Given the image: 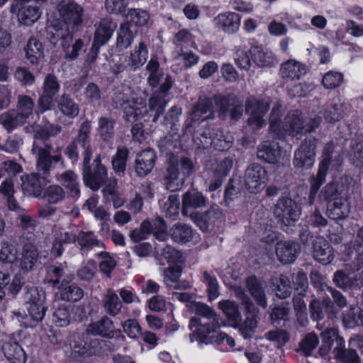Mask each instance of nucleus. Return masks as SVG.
Instances as JSON below:
<instances>
[{
    "label": "nucleus",
    "instance_id": "nucleus-1",
    "mask_svg": "<svg viewBox=\"0 0 363 363\" xmlns=\"http://www.w3.org/2000/svg\"><path fill=\"white\" fill-rule=\"evenodd\" d=\"M52 146L45 144L43 147L33 143L32 151L36 157L38 172L21 176V188L24 194L35 197H41L45 186L50 181L48 177L50 172L59 164L62 169L66 167L65 162L61 154V147H57L51 154Z\"/></svg>",
    "mask_w": 363,
    "mask_h": 363
},
{
    "label": "nucleus",
    "instance_id": "nucleus-2",
    "mask_svg": "<svg viewBox=\"0 0 363 363\" xmlns=\"http://www.w3.org/2000/svg\"><path fill=\"white\" fill-rule=\"evenodd\" d=\"M281 116V109L273 108L269 117V133L274 138L284 140L286 135L296 137L303 134L304 122L298 110L290 111L284 122Z\"/></svg>",
    "mask_w": 363,
    "mask_h": 363
},
{
    "label": "nucleus",
    "instance_id": "nucleus-3",
    "mask_svg": "<svg viewBox=\"0 0 363 363\" xmlns=\"http://www.w3.org/2000/svg\"><path fill=\"white\" fill-rule=\"evenodd\" d=\"M57 11L60 18L50 27L48 35L57 33L60 30L71 33H76L79 30L85 18V11L80 4L74 1H62L57 6Z\"/></svg>",
    "mask_w": 363,
    "mask_h": 363
},
{
    "label": "nucleus",
    "instance_id": "nucleus-4",
    "mask_svg": "<svg viewBox=\"0 0 363 363\" xmlns=\"http://www.w3.org/2000/svg\"><path fill=\"white\" fill-rule=\"evenodd\" d=\"M91 133V121L86 120L80 125L77 135L65 147L64 153L72 164L77 163L79 159V147L82 150L83 162L87 163L88 161H91L94 152Z\"/></svg>",
    "mask_w": 363,
    "mask_h": 363
},
{
    "label": "nucleus",
    "instance_id": "nucleus-5",
    "mask_svg": "<svg viewBox=\"0 0 363 363\" xmlns=\"http://www.w3.org/2000/svg\"><path fill=\"white\" fill-rule=\"evenodd\" d=\"M220 318H216L214 320L201 324V319L198 317H192L190 319L189 328L193 330L196 328L190 335L191 342L196 341L200 347L220 342L224 335H219L218 330L220 328Z\"/></svg>",
    "mask_w": 363,
    "mask_h": 363
},
{
    "label": "nucleus",
    "instance_id": "nucleus-6",
    "mask_svg": "<svg viewBox=\"0 0 363 363\" xmlns=\"http://www.w3.org/2000/svg\"><path fill=\"white\" fill-rule=\"evenodd\" d=\"M172 77L169 75L166 76L164 82L152 94L148 99L147 106H145V114L154 123H157L159 118L164 113L168 103L165 98L172 87Z\"/></svg>",
    "mask_w": 363,
    "mask_h": 363
},
{
    "label": "nucleus",
    "instance_id": "nucleus-7",
    "mask_svg": "<svg viewBox=\"0 0 363 363\" xmlns=\"http://www.w3.org/2000/svg\"><path fill=\"white\" fill-rule=\"evenodd\" d=\"M75 33L60 30L57 33H50V42L54 45L61 40V48L65 53V58L69 61H74L78 58L82 51H85L86 45L81 38H74Z\"/></svg>",
    "mask_w": 363,
    "mask_h": 363
},
{
    "label": "nucleus",
    "instance_id": "nucleus-8",
    "mask_svg": "<svg viewBox=\"0 0 363 363\" xmlns=\"http://www.w3.org/2000/svg\"><path fill=\"white\" fill-rule=\"evenodd\" d=\"M82 177L84 184L93 191L99 190L106 182L108 174L106 167L101 164V155H97L92 165L90 161L82 162Z\"/></svg>",
    "mask_w": 363,
    "mask_h": 363
},
{
    "label": "nucleus",
    "instance_id": "nucleus-9",
    "mask_svg": "<svg viewBox=\"0 0 363 363\" xmlns=\"http://www.w3.org/2000/svg\"><path fill=\"white\" fill-rule=\"evenodd\" d=\"M60 83L58 78L53 74H47L44 78L42 93L37 101V112L43 113L51 110L53 103L59 96Z\"/></svg>",
    "mask_w": 363,
    "mask_h": 363
},
{
    "label": "nucleus",
    "instance_id": "nucleus-10",
    "mask_svg": "<svg viewBox=\"0 0 363 363\" xmlns=\"http://www.w3.org/2000/svg\"><path fill=\"white\" fill-rule=\"evenodd\" d=\"M318 142V140L313 135H308L301 142V145L294 152L293 159L294 168L307 170L313 166Z\"/></svg>",
    "mask_w": 363,
    "mask_h": 363
},
{
    "label": "nucleus",
    "instance_id": "nucleus-11",
    "mask_svg": "<svg viewBox=\"0 0 363 363\" xmlns=\"http://www.w3.org/2000/svg\"><path fill=\"white\" fill-rule=\"evenodd\" d=\"M24 299L30 318L36 322L41 321L47 311L46 294L41 287L28 288L25 294Z\"/></svg>",
    "mask_w": 363,
    "mask_h": 363
},
{
    "label": "nucleus",
    "instance_id": "nucleus-12",
    "mask_svg": "<svg viewBox=\"0 0 363 363\" xmlns=\"http://www.w3.org/2000/svg\"><path fill=\"white\" fill-rule=\"evenodd\" d=\"M300 206L290 197H280L274 208V215L285 226H291L299 219L301 215Z\"/></svg>",
    "mask_w": 363,
    "mask_h": 363
},
{
    "label": "nucleus",
    "instance_id": "nucleus-13",
    "mask_svg": "<svg viewBox=\"0 0 363 363\" xmlns=\"http://www.w3.org/2000/svg\"><path fill=\"white\" fill-rule=\"evenodd\" d=\"M99 345L98 339L93 337L86 330L82 333H76L70 342L72 355L74 358L89 357L95 354Z\"/></svg>",
    "mask_w": 363,
    "mask_h": 363
},
{
    "label": "nucleus",
    "instance_id": "nucleus-14",
    "mask_svg": "<svg viewBox=\"0 0 363 363\" xmlns=\"http://www.w3.org/2000/svg\"><path fill=\"white\" fill-rule=\"evenodd\" d=\"M352 182V178L347 175H343L338 179L333 180L320 190L319 199L327 204L337 199H343L342 195L349 191Z\"/></svg>",
    "mask_w": 363,
    "mask_h": 363
},
{
    "label": "nucleus",
    "instance_id": "nucleus-15",
    "mask_svg": "<svg viewBox=\"0 0 363 363\" xmlns=\"http://www.w3.org/2000/svg\"><path fill=\"white\" fill-rule=\"evenodd\" d=\"M269 109L267 102L254 96L249 97L245 102V112L250 115L248 125L257 129L265 125L266 121L263 118Z\"/></svg>",
    "mask_w": 363,
    "mask_h": 363
},
{
    "label": "nucleus",
    "instance_id": "nucleus-16",
    "mask_svg": "<svg viewBox=\"0 0 363 363\" xmlns=\"http://www.w3.org/2000/svg\"><path fill=\"white\" fill-rule=\"evenodd\" d=\"M268 179L267 170L261 164L252 163L245 172V184L251 193H257L264 186Z\"/></svg>",
    "mask_w": 363,
    "mask_h": 363
},
{
    "label": "nucleus",
    "instance_id": "nucleus-17",
    "mask_svg": "<svg viewBox=\"0 0 363 363\" xmlns=\"http://www.w3.org/2000/svg\"><path fill=\"white\" fill-rule=\"evenodd\" d=\"M189 216L203 232H208L213 229L216 222L222 220L223 214L218 206L213 205L205 212H192Z\"/></svg>",
    "mask_w": 363,
    "mask_h": 363
},
{
    "label": "nucleus",
    "instance_id": "nucleus-18",
    "mask_svg": "<svg viewBox=\"0 0 363 363\" xmlns=\"http://www.w3.org/2000/svg\"><path fill=\"white\" fill-rule=\"evenodd\" d=\"M309 313L311 319L318 322L323 320L325 314L328 319L336 318L339 310L332 300L327 296L322 301L313 298L309 303Z\"/></svg>",
    "mask_w": 363,
    "mask_h": 363
},
{
    "label": "nucleus",
    "instance_id": "nucleus-19",
    "mask_svg": "<svg viewBox=\"0 0 363 363\" xmlns=\"http://www.w3.org/2000/svg\"><path fill=\"white\" fill-rule=\"evenodd\" d=\"M19 336L12 334L2 341L1 351L11 363H26V354L18 342Z\"/></svg>",
    "mask_w": 363,
    "mask_h": 363
},
{
    "label": "nucleus",
    "instance_id": "nucleus-20",
    "mask_svg": "<svg viewBox=\"0 0 363 363\" xmlns=\"http://www.w3.org/2000/svg\"><path fill=\"white\" fill-rule=\"evenodd\" d=\"M163 180L166 188L171 191L179 189L184 182V178H180L179 159L173 155L167 162L163 172Z\"/></svg>",
    "mask_w": 363,
    "mask_h": 363
},
{
    "label": "nucleus",
    "instance_id": "nucleus-21",
    "mask_svg": "<svg viewBox=\"0 0 363 363\" xmlns=\"http://www.w3.org/2000/svg\"><path fill=\"white\" fill-rule=\"evenodd\" d=\"M321 345L319 347L317 354L326 359L331 351L333 345L340 347L345 344L344 338L339 335L338 330L335 328H327L320 333Z\"/></svg>",
    "mask_w": 363,
    "mask_h": 363
},
{
    "label": "nucleus",
    "instance_id": "nucleus-22",
    "mask_svg": "<svg viewBox=\"0 0 363 363\" xmlns=\"http://www.w3.org/2000/svg\"><path fill=\"white\" fill-rule=\"evenodd\" d=\"M300 252V245L294 240H281L276 244V255L283 264L295 262Z\"/></svg>",
    "mask_w": 363,
    "mask_h": 363
},
{
    "label": "nucleus",
    "instance_id": "nucleus-23",
    "mask_svg": "<svg viewBox=\"0 0 363 363\" xmlns=\"http://www.w3.org/2000/svg\"><path fill=\"white\" fill-rule=\"evenodd\" d=\"M156 159V153L150 148L138 153L134 164V169L136 174L138 177L147 175L152 170Z\"/></svg>",
    "mask_w": 363,
    "mask_h": 363
},
{
    "label": "nucleus",
    "instance_id": "nucleus-24",
    "mask_svg": "<svg viewBox=\"0 0 363 363\" xmlns=\"http://www.w3.org/2000/svg\"><path fill=\"white\" fill-rule=\"evenodd\" d=\"M281 155V147L277 142L266 140L257 146V158L264 162L277 164Z\"/></svg>",
    "mask_w": 363,
    "mask_h": 363
},
{
    "label": "nucleus",
    "instance_id": "nucleus-25",
    "mask_svg": "<svg viewBox=\"0 0 363 363\" xmlns=\"http://www.w3.org/2000/svg\"><path fill=\"white\" fill-rule=\"evenodd\" d=\"M246 286L256 303L265 309L267 307V298L265 294L264 281L252 275L246 279Z\"/></svg>",
    "mask_w": 363,
    "mask_h": 363
},
{
    "label": "nucleus",
    "instance_id": "nucleus-26",
    "mask_svg": "<svg viewBox=\"0 0 363 363\" xmlns=\"http://www.w3.org/2000/svg\"><path fill=\"white\" fill-rule=\"evenodd\" d=\"M313 257L323 265L330 264L334 259L333 249L323 238H316L313 242Z\"/></svg>",
    "mask_w": 363,
    "mask_h": 363
},
{
    "label": "nucleus",
    "instance_id": "nucleus-27",
    "mask_svg": "<svg viewBox=\"0 0 363 363\" xmlns=\"http://www.w3.org/2000/svg\"><path fill=\"white\" fill-rule=\"evenodd\" d=\"M62 300L68 302H77L84 296L83 289L69 278H64L62 284L57 287Z\"/></svg>",
    "mask_w": 363,
    "mask_h": 363
},
{
    "label": "nucleus",
    "instance_id": "nucleus-28",
    "mask_svg": "<svg viewBox=\"0 0 363 363\" xmlns=\"http://www.w3.org/2000/svg\"><path fill=\"white\" fill-rule=\"evenodd\" d=\"M86 331L92 336L99 335L105 338H112L115 335V326L111 318L102 316L99 320L90 323Z\"/></svg>",
    "mask_w": 363,
    "mask_h": 363
},
{
    "label": "nucleus",
    "instance_id": "nucleus-29",
    "mask_svg": "<svg viewBox=\"0 0 363 363\" xmlns=\"http://www.w3.org/2000/svg\"><path fill=\"white\" fill-rule=\"evenodd\" d=\"M306 72V66L295 60H289L282 63L279 69L281 77L287 81L299 79Z\"/></svg>",
    "mask_w": 363,
    "mask_h": 363
},
{
    "label": "nucleus",
    "instance_id": "nucleus-30",
    "mask_svg": "<svg viewBox=\"0 0 363 363\" xmlns=\"http://www.w3.org/2000/svg\"><path fill=\"white\" fill-rule=\"evenodd\" d=\"M215 25L224 32L235 33L240 26V16L234 12H225L219 14L214 20Z\"/></svg>",
    "mask_w": 363,
    "mask_h": 363
},
{
    "label": "nucleus",
    "instance_id": "nucleus-31",
    "mask_svg": "<svg viewBox=\"0 0 363 363\" xmlns=\"http://www.w3.org/2000/svg\"><path fill=\"white\" fill-rule=\"evenodd\" d=\"M258 310L255 307L254 311L245 310V318L242 320L240 317V320L235 323L233 327L238 328L240 334L245 339H250L255 333L257 327V313Z\"/></svg>",
    "mask_w": 363,
    "mask_h": 363
},
{
    "label": "nucleus",
    "instance_id": "nucleus-32",
    "mask_svg": "<svg viewBox=\"0 0 363 363\" xmlns=\"http://www.w3.org/2000/svg\"><path fill=\"white\" fill-rule=\"evenodd\" d=\"M116 28V23L111 18L101 19L96 28L93 43L99 47L106 44Z\"/></svg>",
    "mask_w": 363,
    "mask_h": 363
},
{
    "label": "nucleus",
    "instance_id": "nucleus-33",
    "mask_svg": "<svg viewBox=\"0 0 363 363\" xmlns=\"http://www.w3.org/2000/svg\"><path fill=\"white\" fill-rule=\"evenodd\" d=\"M116 28V23L111 18L101 19L96 28L93 43L99 47L106 44Z\"/></svg>",
    "mask_w": 363,
    "mask_h": 363
},
{
    "label": "nucleus",
    "instance_id": "nucleus-34",
    "mask_svg": "<svg viewBox=\"0 0 363 363\" xmlns=\"http://www.w3.org/2000/svg\"><path fill=\"white\" fill-rule=\"evenodd\" d=\"M142 227L145 230H148L150 234H153L155 238L160 241H165L169 238L167 226L161 217H157L150 220H143Z\"/></svg>",
    "mask_w": 363,
    "mask_h": 363
},
{
    "label": "nucleus",
    "instance_id": "nucleus-35",
    "mask_svg": "<svg viewBox=\"0 0 363 363\" xmlns=\"http://www.w3.org/2000/svg\"><path fill=\"white\" fill-rule=\"evenodd\" d=\"M55 177L68 191L70 197L74 199L79 197L80 189L78 176L74 171L67 170L60 174H57Z\"/></svg>",
    "mask_w": 363,
    "mask_h": 363
},
{
    "label": "nucleus",
    "instance_id": "nucleus-36",
    "mask_svg": "<svg viewBox=\"0 0 363 363\" xmlns=\"http://www.w3.org/2000/svg\"><path fill=\"white\" fill-rule=\"evenodd\" d=\"M26 123L27 120L14 108L9 109L0 114V124L9 133L24 125Z\"/></svg>",
    "mask_w": 363,
    "mask_h": 363
},
{
    "label": "nucleus",
    "instance_id": "nucleus-37",
    "mask_svg": "<svg viewBox=\"0 0 363 363\" xmlns=\"http://www.w3.org/2000/svg\"><path fill=\"white\" fill-rule=\"evenodd\" d=\"M38 257V252L35 245L27 242L23 245L21 257L20 258L19 267L24 272L30 271Z\"/></svg>",
    "mask_w": 363,
    "mask_h": 363
},
{
    "label": "nucleus",
    "instance_id": "nucleus-38",
    "mask_svg": "<svg viewBox=\"0 0 363 363\" xmlns=\"http://www.w3.org/2000/svg\"><path fill=\"white\" fill-rule=\"evenodd\" d=\"M58 111L69 119H74L79 116V105L75 102L70 94L64 93L57 101Z\"/></svg>",
    "mask_w": 363,
    "mask_h": 363
},
{
    "label": "nucleus",
    "instance_id": "nucleus-39",
    "mask_svg": "<svg viewBox=\"0 0 363 363\" xmlns=\"http://www.w3.org/2000/svg\"><path fill=\"white\" fill-rule=\"evenodd\" d=\"M191 117L193 121L214 118L212 99L211 98L199 99L192 109Z\"/></svg>",
    "mask_w": 363,
    "mask_h": 363
},
{
    "label": "nucleus",
    "instance_id": "nucleus-40",
    "mask_svg": "<svg viewBox=\"0 0 363 363\" xmlns=\"http://www.w3.org/2000/svg\"><path fill=\"white\" fill-rule=\"evenodd\" d=\"M206 199L202 193L195 189L186 191L182 199V213L184 216H187L188 208H201L206 206Z\"/></svg>",
    "mask_w": 363,
    "mask_h": 363
},
{
    "label": "nucleus",
    "instance_id": "nucleus-41",
    "mask_svg": "<svg viewBox=\"0 0 363 363\" xmlns=\"http://www.w3.org/2000/svg\"><path fill=\"white\" fill-rule=\"evenodd\" d=\"M138 32V28L130 26L128 23L125 22L121 23L118 31L117 48L120 50L128 48L131 45Z\"/></svg>",
    "mask_w": 363,
    "mask_h": 363
},
{
    "label": "nucleus",
    "instance_id": "nucleus-42",
    "mask_svg": "<svg viewBox=\"0 0 363 363\" xmlns=\"http://www.w3.org/2000/svg\"><path fill=\"white\" fill-rule=\"evenodd\" d=\"M350 212L349 204L344 199L327 204L326 213L332 220H343L349 216Z\"/></svg>",
    "mask_w": 363,
    "mask_h": 363
},
{
    "label": "nucleus",
    "instance_id": "nucleus-43",
    "mask_svg": "<svg viewBox=\"0 0 363 363\" xmlns=\"http://www.w3.org/2000/svg\"><path fill=\"white\" fill-rule=\"evenodd\" d=\"M252 60L258 67H269L276 62V59L269 51L264 50L261 46H252L249 50Z\"/></svg>",
    "mask_w": 363,
    "mask_h": 363
},
{
    "label": "nucleus",
    "instance_id": "nucleus-44",
    "mask_svg": "<svg viewBox=\"0 0 363 363\" xmlns=\"http://www.w3.org/2000/svg\"><path fill=\"white\" fill-rule=\"evenodd\" d=\"M26 58L31 65H38L43 58V46L42 43L35 38H30L24 48Z\"/></svg>",
    "mask_w": 363,
    "mask_h": 363
},
{
    "label": "nucleus",
    "instance_id": "nucleus-45",
    "mask_svg": "<svg viewBox=\"0 0 363 363\" xmlns=\"http://www.w3.org/2000/svg\"><path fill=\"white\" fill-rule=\"evenodd\" d=\"M319 343V337L315 333H308L303 336L298 342L296 352L304 357H310L313 355V351L318 347Z\"/></svg>",
    "mask_w": 363,
    "mask_h": 363
},
{
    "label": "nucleus",
    "instance_id": "nucleus-46",
    "mask_svg": "<svg viewBox=\"0 0 363 363\" xmlns=\"http://www.w3.org/2000/svg\"><path fill=\"white\" fill-rule=\"evenodd\" d=\"M116 121L111 117L102 116L98 120V133L103 142H110L115 135Z\"/></svg>",
    "mask_w": 363,
    "mask_h": 363
},
{
    "label": "nucleus",
    "instance_id": "nucleus-47",
    "mask_svg": "<svg viewBox=\"0 0 363 363\" xmlns=\"http://www.w3.org/2000/svg\"><path fill=\"white\" fill-rule=\"evenodd\" d=\"M129 150L125 146L117 148L116 153L112 157L111 164L113 171L119 177H124L129 155Z\"/></svg>",
    "mask_w": 363,
    "mask_h": 363
},
{
    "label": "nucleus",
    "instance_id": "nucleus-48",
    "mask_svg": "<svg viewBox=\"0 0 363 363\" xmlns=\"http://www.w3.org/2000/svg\"><path fill=\"white\" fill-rule=\"evenodd\" d=\"M102 305L106 313L111 316L118 315L122 307L118 296L111 289H108L104 294Z\"/></svg>",
    "mask_w": 363,
    "mask_h": 363
},
{
    "label": "nucleus",
    "instance_id": "nucleus-49",
    "mask_svg": "<svg viewBox=\"0 0 363 363\" xmlns=\"http://www.w3.org/2000/svg\"><path fill=\"white\" fill-rule=\"evenodd\" d=\"M147 53L145 44L143 42L140 43L138 48L125 59V62H128L130 71H135L142 67L147 61Z\"/></svg>",
    "mask_w": 363,
    "mask_h": 363
},
{
    "label": "nucleus",
    "instance_id": "nucleus-50",
    "mask_svg": "<svg viewBox=\"0 0 363 363\" xmlns=\"http://www.w3.org/2000/svg\"><path fill=\"white\" fill-rule=\"evenodd\" d=\"M160 264L164 265V262L169 264H178L184 263L185 258L182 253L170 245H166L160 252L157 251Z\"/></svg>",
    "mask_w": 363,
    "mask_h": 363
},
{
    "label": "nucleus",
    "instance_id": "nucleus-51",
    "mask_svg": "<svg viewBox=\"0 0 363 363\" xmlns=\"http://www.w3.org/2000/svg\"><path fill=\"white\" fill-rule=\"evenodd\" d=\"M342 323L348 328L363 326V310L359 306H350L343 313Z\"/></svg>",
    "mask_w": 363,
    "mask_h": 363
},
{
    "label": "nucleus",
    "instance_id": "nucleus-52",
    "mask_svg": "<svg viewBox=\"0 0 363 363\" xmlns=\"http://www.w3.org/2000/svg\"><path fill=\"white\" fill-rule=\"evenodd\" d=\"M171 237L177 242L186 243L193 239V229L188 225L182 223H175L170 229Z\"/></svg>",
    "mask_w": 363,
    "mask_h": 363
},
{
    "label": "nucleus",
    "instance_id": "nucleus-53",
    "mask_svg": "<svg viewBox=\"0 0 363 363\" xmlns=\"http://www.w3.org/2000/svg\"><path fill=\"white\" fill-rule=\"evenodd\" d=\"M333 352L335 359L340 363H361V359L356 350L346 348L345 343L339 348L334 347Z\"/></svg>",
    "mask_w": 363,
    "mask_h": 363
},
{
    "label": "nucleus",
    "instance_id": "nucleus-54",
    "mask_svg": "<svg viewBox=\"0 0 363 363\" xmlns=\"http://www.w3.org/2000/svg\"><path fill=\"white\" fill-rule=\"evenodd\" d=\"M237 96L229 94L227 95H215L213 96V101L218 111V116L220 118H225L230 110V107L235 103Z\"/></svg>",
    "mask_w": 363,
    "mask_h": 363
},
{
    "label": "nucleus",
    "instance_id": "nucleus-55",
    "mask_svg": "<svg viewBox=\"0 0 363 363\" xmlns=\"http://www.w3.org/2000/svg\"><path fill=\"white\" fill-rule=\"evenodd\" d=\"M289 303H282L280 305H274L269 307V317L273 325H279L281 321L289 320L290 314Z\"/></svg>",
    "mask_w": 363,
    "mask_h": 363
},
{
    "label": "nucleus",
    "instance_id": "nucleus-56",
    "mask_svg": "<svg viewBox=\"0 0 363 363\" xmlns=\"http://www.w3.org/2000/svg\"><path fill=\"white\" fill-rule=\"evenodd\" d=\"M126 23L133 28L145 26L150 18L149 13L141 9H130L126 14Z\"/></svg>",
    "mask_w": 363,
    "mask_h": 363
},
{
    "label": "nucleus",
    "instance_id": "nucleus-57",
    "mask_svg": "<svg viewBox=\"0 0 363 363\" xmlns=\"http://www.w3.org/2000/svg\"><path fill=\"white\" fill-rule=\"evenodd\" d=\"M35 103L28 95L19 94L17 96L16 108H14L26 120L32 116L34 111Z\"/></svg>",
    "mask_w": 363,
    "mask_h": 363
},
{
    "label": "nucleus",
    "instance_id": "nucleus-58",
    "mask_svg": "<svg viewBox=\"0 0 363 363\" xmlns=\"http://www.w3.org/2000/svg\"><path fill=\"white\" fill-rule=\"evenodd\" d=\"M18 259V250L11 241L3 240L1 242L0 260L3 263L13 264Z\"/></svg>",
    "mask_w": 363,
    "mask_h": 363
},
{
    "label": "nucleus",
    "instance_id": "nucleus-59",
    "mask_svg": "<svg viewBox=\"0 0 363 363\" xmlns=\"http://www.w3.org/2000/svg\"><path fill=\"white\" fill-rule=\"evenodd\" d=\"M40 17L39 9L33 6H21L18 8V18L21 23L31 26Z\"/></svg>",
    "mask_w": 363,
    "mask_h": 363
},
{
    "label": "nucleus",
    "instance_id": "nucleus-60",
    "mask_svg": "<svg viewBox=\"0 0 363 363\" xmlns=\"http://www.w3.org/2000/svg\"><path fill=\"white\" fill-rule=\"evenodd\" d=\"M61 130L62 127L60 125L47 122L44 125L36 126L34 131V138L36 139L48 140L50 137H55L58 135Z\"/></svg>",
    "mask_w": 363,
    "mask_h": 363
},
{
    "label": "nucleus",
    "instance_id": "nucleus-61",
    "mask_svg": "<svg viewBox=\"0 0 363 363\" xmlns=\"http://www.w3.org/2000/svg\"><path fill=\"white\" fill-rule=\"evenodd\" d=\"M219 308L225 314L228 323L231 326L238 323L240 320V313L238 306L229 300L223 301L219 303Z\"/></svg>",
    "mask_w": 363,
    "mask_h": 363
},
{
    "label": "nucleus",
    "instance_id": "nucleus-62",
    "mask_svg": "<svg viewBox=\"0 0 363 363\" xmlns=\"http://www.w3.org/2000/svg\"><path fill=\"white\" fill-rule=\"evenodd\" d=\"M201 280L207 286V293L209 300H213L218 297L219 284L216 276L205 270L202 272Z\"/></svg>",
    "mask_w": 363,
    "mask_h": 363
},
{
    "label": "nucleus",
    "instance_id": "nucleus-63",
    "mask_svg": "<svg viewBox=\"0 0 363 363\" xmlns=\"http://www.w3.org/2000/svg\"><path fill=\"white\" fill-rule=\"evenodd\" d=\"M160 64L156 59L151 58L148 62L146 69L150 72L147 77V82L150 86L157 88L160 84L161 79L164 76V73L159 69Z\"/></svg>",
    "mask_w": 363,
    "mask_h": 363
},
{
    "label": "nucleus",
    "instance_id": "nucleus-64",
    "mask_svg": "<svg viewBox=\"0 0 363 363\" xmlns=\"http://www.w3.org/2000/svg\"><path fill=\"white\" fill-rule=\"evenodd\" d=\"M72 308L71 306L62 305L56 308L52 314L53 321L59 327L67 326L71 320Z\"/></svg>",
    "mask_w": 363,
    "mask_h": 363
}]
</instances>
